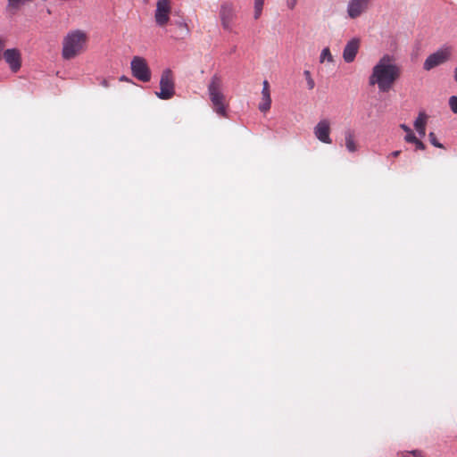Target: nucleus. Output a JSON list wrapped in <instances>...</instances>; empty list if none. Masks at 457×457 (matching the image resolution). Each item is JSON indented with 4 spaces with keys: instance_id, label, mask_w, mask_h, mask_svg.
Segmentation results:
<instances>
[{
    "instance_id": "f257e3e1",
    "label": "nucleus",
    "mask_w": 457,
    "mask_h": 457,
    "mask_svg": "<svg viewBox=\"0 0 457 457\" xmlns=\"http://www.w3.org/2000/svg\"><path fill=\"white\" fill-rule=\"evenodd\" d=\"M402 75V69L395 58L389 54H383L371 69L369 76V85L376 87L380 93L389 92Z\"/></svg>"
},
{
    "instance_id": "f03ea898",
    "label": "nucleus",
    "mask_w": 457,
    "mask_h": 457,
    "mask_svg": "<svg viewBox=\"0 0 457 457\" xmlns=\"http://www.w3.org/2000/svg\"><path fill=\"white\" fill-rule=\"evenodd\" d=\"M88 34L82 29L70 30L62 39V56L71 60L83 54L87 47Z\"/></svg>"
},
{
    "instance_id": "7ed1b4c3",
    "label": "nucleus",
    "mask_w": 457,
    "mask_h": 457,
    "mask_svg": "<svg viewBox=\"0 0 457 457\" xmlns=\"http://www.w3.org/2000/svg\"><path fill=\"white\" fill-rule=\"evenodd\" d=\"M224 84L222 78L214 74L208 84L207 90L212 110L220 117L228 116V102L223 92Z\"/></svg>"
},
{
    "instance_id": "20e7f679",
    "label": "nucleus",
    "mask_w": 457,
    "mask_h": 457,
    "mask_svg": "<svg viewBox=\"0 0 457 457\" xmlns=\"http://www.w3.org/2000/svg\"><path fill=\"white\" fill-rule=\"evenodd\" d=\"M219 19L225 31L233 32L234 23L237 19V11L232 2L225 1L221 3L219 10Z\"/></svg>"
},
{
    "instance_id": "39448f33",
    "label": "nucleus",
    "mask_w": 457,
    "mask_h": 457,
    "mask_svg": "<svg viewBox=\"0 0 457 457\" xmlns=\"http://www.w3.org/2000/svg\"><path fill=\"white\" fill-rule=\"evenodd\" d=\"M160 89V92H157L156 95L159 98L163 100L170 99L175 94L174 78L170 69L164 70L162 73Z\"/></svg>"
},
{
    "instance_id": "423d86ee",
    "label": "nucleus",
    "mask_w": 457,
    "mask_h": 457,
    "mask_svg": "<svg viewBox=\"0 0 457 457\" xmlns=\"http://www.w3.org/2000/svg\"><path fill=\"white\" fill-rule=\"evenodd\" d=\"M453 49L451 46H443L439 48L436 52L433 53L425 60L423 68L426 71H430L431 69L447 62L452 56Z\"/></svg>"
},
{
    "instance_id": "0eeeda50",
    "label": "nucleus",
    "mask_w": 457,
    "mask_h": 457,
    "mask_svg": "<svg viewBox=\"0 0 457 457\" xmlns=\"http://www.w3.org/2000/svg\"><path fill=\"white\" fill-rule=\"evenodd\" d=\"M130 67L133 76L138 80L142 82H148L151 79V71L145 59L143 57H133Z\"/></svg>"
},
{
    "instance_id": "6e6552de",
    "label": "nucleus",
    "mask_w": 457,
    "mask_h": 457,
    "mask_svg": "<svg viewBox=\"0 0 457 457\" xmlns=\"http://www.w3.org/2000/svg\"><path fill=\"white\" fill-rule=\"evenodd\" d=\"M171 0H158L154 11V21L157 26L165 27L170 21Z\"/></svg>"
},
{
    "instance_id": "1a4fd4ad",
    "label": "nucleus",
    "mask_w": 457,
    "mask_h": 457,
    "mask_svg": "<svg viewBox=\"0 0 457 457\" xmlns=\"http://www.w3.org/2000/svg\"><path fill=\"white\" fill-rule=\"evenodd\" d=\"M331 122L328 119H321L313 128L314 137L321 143L326 145L332 144L330 137Z\"/></svg>"
},
{
    "instance_id": "9d476101",
    "label": "nucleus",
    "mask_w": 457,
    "mask_h": 457,
    "mask_svg": "<svg viewBox=\"0 0 457 457\" xmlns=\"http://www.w3.org/2000/svg\"><path fill=\"white\" fill-rule=\"evenodd\" d=\"M361 39L359 37L351 38L344 47L343 59L346 63L353 62L359 52Z\"/></svg>"
},
{
    "instance_id": "9b49d317",
    "label": "nucleus",
    "mask_w": 457,
    "mask_h": 457,
    "mask_svg": "<svg viewBox=\"0 0 457 457\" xmlns=\"http://www.w3.org/2000/svg\"><path fill=\"white\" fill-rule=\"evenodd\" d=\"M4 58L10 69L13 72H17L21 66V54L16 48L7 49L4 53Z\"/></svg>"
},
{
    "instance_id": "f8f14e48",
    "label": "nucleus",
    "mask_w": 457,
    "mask_h": 457,
    "mask_svg": "<svg viewBox=\"0 0 457 457\" xmlns=\"http://www.w3.org/2000/svg\"><path fill=\"white\" fill-rule=\"evenodd\" d=\"M370 0H350L347 5V13L350 18L361 16L369 7Z\"/></svg>"
},
{
    "instance_id": "ddd939ff",
    "label": "nucleus",
    "mask_w": 457,
    "mask_h": 457,
    "mask_svg": "<svg viewBox=\"0 0 457 457\" xmlns=\"http://www.w3.org/2000/svg\"><path fill=\"white\" fill-rule=\"evenodd\" d=\"M270 106L271 97L270 91V84L267 80H264L262 83V100L259 104V110L262 112H266L270 109Z\"/></svg>"
},
{
    "instance_id": "4468645a",
    "label": "nucleus",
    "mask_w": 457,
    "mask_h": 457,
    "mask_svg": "<svg viewBox=\"0 0 457 457\" xmlns=\"http://www.w3.org/2000/svg\"><path fill=\"white\" fill-rule=\"evenodd\" d=\"M344 140L345 148L349 153H355L359 150V144L353 129H348L344 131Z\"/></svg>"
},
{
    "instance_id": "2eb2a0df",
    "label": "nucleus",
    "mask_w": 457,
    "mask_h": 457,
    "mask_svg": "<svg viewBox=\"0 0 457 457\" xmlns=\"http://www.w3.org/2000/svg\"><path fill=\"white\" fill-rule=\"evenodd\" d=\"M428 121V115L424 112H420L414 121V128L420 137L426 134V125Z\"/></svg>"
},
{
    "instance_id": "dca6fc26",
    "label": "nucleus",
    "mask_w": 457,
    "mask_h": 457,
    "mask_svg": "<svg viewBox=\"0 0 457 457\" xmlns=\"http://www.w3.org/2000/svg\"><path fill=\"white\" fill-rule=\"evenodd\" d=\"M266 0H253V19L259 20L262 14V10L264 7Z\"/></svg>"
},
{
    "instance_id": "f3484780",
    "label": "nucleus",
    "mask_w": 457,
    "mask_h": 457,
    "mask_svg": "<svg viewBox=\"0 0 457 457\" xmlns=\"http://www.w3.org/2000/svg\"><path fill=\"white\" fill-rule=\"evenodd\" d=\"M319 59L320 63H324L326 62L329 63L334 62V57L328 47H325L321 50Z\"/></svg>"
},
{
    "instance_id": "a211bd4d",
    "label": "nucleus",
    "mask_w": 457,
    "mask_h": 457,
    "mask_svg": "<svg viewBox=\"0 0 457 457\" xmlns=\"http://www.w3.org/2000/svg\"><path fill=\"white\" fill-rule=\"evenodd\" d=\"M33 1L34 0H8V7L11 9H18L21 5Z\"/></svg>"
},
{
    "instance_id": "6ab92c4d",
    "label": "nucleus",
    "mask_w": 457,
    "mask_h": 457,
    "mask_svg": "<svg viewBox=\"0 0 457 457\" xmlns=\"http://www.w3.org/2000/svg\"><path fill=\"white\" fill-rule=\"evenodd\" d=\"M303 75L305 77V79L307 81V86L309 89H313L315 87V82L313 79L312 78L311 72L309 71H304Z\"/></svg>"
},
{
    "instance_id": "aec40b11",
    "label": "nucleus",
    "mask_w": 457,
    "mask_h": 457,
    "mask_svg": "<svg viewBox=\"0 0 457 457\" xmlns=\"http://www.w3.org/2000/svg\"><path fill=\"white\" fill-rule=\"evenodd\" d=\"M408 143H412L416 145L417 149L424 150L425 145L416 137H409Z\"/></svg>"
},
{
    "instance_id": "412c9836",
    "label": "nucleus",
    "mask_w": 457,
    "mask_h": 457,
    "mask_svg": "<svg viewBox=\"0 0 457 457\" xmlns=\"http://www.w3.org/2000/svg\"><path fill=\"white\" fill-rule=\"evenodd\" d=\"M400 128L405 132L404 140L408 143L409 137H416L410 127L406 124H401Z\"/></svg>"
},
{
    "instance_id": "4be33fe9",
    "label": "nucleus",
    "mask_w": 457,
    "mask_h": 457,
    "mask_svg": "<svg viewBox=\"0 0 457 457\" xmlns=\"http://www.w3.org/2000/svg\"><path fill=\"white\" fill-rule=\"evenodd\" d=\"M428 137H429V141H430V143H431L434 146L438 147V148H443V147H444V146H443V145H442V144H440V143L438 142V140L436 139V135H435V133H434V132H430V133L428 134Z\"/></svg>"
},
{
    "instance_id": "5701e85b",
    "label": "nucleus",
    "mask_w": 457,
    "mask_h": 457,
    "mask_svg": "<svg viewBox=\"0 0 457 457\" xmlns=\"http://www.w3.org/2000/svg\"><path fill=\"white\" fill-rule=\"evenodd\" d=\"M449 105L453 113H457V96H453L449 98Z\"/></svg>"
},
{
    "instance_id": "b1692460",
    "label": "nucleus",
    "mask_w": 457,
    "mask_h": 457,
    "mask_svg": "<svg viewBox=\"0 0 457 457\" xmlns=\"http://www.w3.org/2000/svg\"><path fill=\"white\" fill-rule=\"evenodd\" d=\"M286 6L288 10L292 11L294 10L298 3V0H285Z\"/></svg>"
},
{
    "instance_id": "393cba45",
    "label": "nucleus",
    "mask_w": 457,
    "mask_h": 457,
    "mask_svg": "<svg viewBox=\"0 0 457 457\" xmlns=\"http://www.w3.org/2000/svg\"><path fill=\"white\" fill-rule=\"evenodd\" d=\"M407 453H410V457L411 456H413V457H425V454L422 451L420 450H413V451H410V452H406Z\"/></svg>"
},
{
    "instance_id": "a878e982",
    "label": "nucleus",
    "mask_w": 457,
    "mask_h": 457,
    "mask_svg": "<svg viewBox=\"0 0 457 457\" xmlns=\"http://www.w3.org/2000/svg\"><path fill=\"white\" fill-rule=\"evenodd\" d=\"M97 80L99 81V84L104 87H109L110 82L109 79L106 78H97Z\"/></svg>"
},
{
    "instance_id": "bb28decb",
    "label": "nucleus",
    "mask_w": 457,
    "mask_h": 457,
    "mask_svg": "<svg viewBox=\"0 0 457 457\" xmlns=\"http://www.w3.org/2000/svg\"><path fill=\"white\" fill-rule=\"evenodd\" d=\"M177 25H178V27L179 29H185L187 34L189 33V29H188V27H187V23H185V22H178Z\"/></svg>"
},
{
    "instance_id": "cd10ccee",
    "label": "nucleus",
    "mask_w": 457,
    "mask_h": 457,
    "mask_svg": "<svg viewBox=\"0 0 457 457\" xmlns=\"http://www.w3.org/2000/svg\"><path fill=\"white\" fill-rule=\"evenodd\" d=\"M401 154V151L400 150H396V151H394L392 152L388 156L387 158H396L400 155Z\"/></svg>"
},
{
    "instance_id": "c85d7f7f",
    "label": "nucleus",
    "mask_w": 457,
    "mask_h": 457,
    "mask_svg": "<svg viewBox=\"0 0 457 457\" xmlns=\"http://www.w3.org/2000/svg\"><path fill=\"white\" fill-rule=\"evenodd\" d=\"M397 457H410V453H398Z\"/></svg>"
},
{
    "instance_id": "c756f323",
    "label": "nucleus",
    "mask_w": 457,
    "mask_h": 457,
    "mask_svg": "<svg viewBox=\"0 0 457 457\" xmlns=\"http://www.w3.org/2000/svg\"><path fill=\"white\" fill-rule=\"evenodd\" d=\"M120 79L121 81H129V79H128V78H126L125 76L120 77Z\"/></svg>"
},
{
    "instance_id": "7c9ffc66",
    "label": "nucleus",
    "mask_w": 457,
    "mask_h": 457,
    "mask_svg": "<svg viewBox=\"0 0 457 457\" xmlns=\"http://www.w3.org/2000/svg\"><path fill=\"white\" fill-rule=\"evenodd\" d=\"M454 79L457 82V67L454 70Z\"/></svg>"
}]
</instances>
